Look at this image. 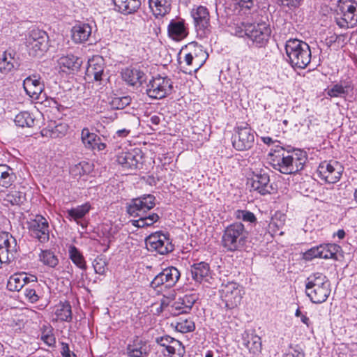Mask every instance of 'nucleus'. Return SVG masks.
I'll return each mask as SVG.
<instances>
[{
    "label": "nucleus",
    "instance_id": "47",
    "mask_svg": "<svg viewBox=\"0 0 357 357\" xmlns=\"http://www.w3.org/2000/svg\"><path fill=\"white\" fill-rule=\"evenodd\" d=\"M234 217L236 220L249 222L250 224H255L257 220L255 215L252 212L247 210H236L234 212Z\"/></svg>",
    "mask_w": 357,
    "mask_h": 357
},
{
    "label": "nucleus",
    "instance_id": "7",
    "mask_svg": "<svg viewBox=\"0 0 357 357\" xmlns=\"http://www.w3.org/2000/svg\"><path fill=\"white\" fill-rule=\"evenodd\" d=\"M25 40L26 46L31 56L40 55L48 49V35L45 31L39 29H29Z\"/></svg>",
    "mask_w": 357,
    "mask_h": 357
},
{
    "label": "nucleus",
    "instance_id": "49",
    "mask_svg": "<svg viewBox=\"0 0 357 357\" xmlns=\"http://www.w3.org/2000/svg\"><path fill=\"white\" fill-rule=\"evenodd\" d=\"M175 328L178 332L186 333L193 331L195 328V325L191 319H183L181 318L179 321L176 322Z\"/></svg>",
    "mask_w": 357,
    "mask_h": 357
},
{
    "label": "nucleus",
    "instance_id": "33",
    "mask_svg": "<svg viewBox=\"0 0 357 357\" xmlns=\"http://www.w3.org/2000/svg\"><path fill=\"white\" fill-rule=\"evenodd\" d=\"M354 89V86L350 80H344L340 83L334 84L328 89L326 93L331 98L345 97Z\"/></svg>",
    "mask_w": 357,
    "mask_h": 357
},
{
    "label": "nucleus",
    "instance_id": "63",
    "mask_svg": "<svg viewBox=\"0 0 357 357\" xmlns=\"http://www.w3.org/2000/svg\"><path fill=\"white\" fill-rule=\"evenodd\" d=\"M300 318H301V321L304 324H305L307 327H310V326L312 325L310 319L305 314H303Z\"/></svg>",
    "mask_w": 357,
    "mask_h": 357
},
{
    "label": "nucleus",
    "instance_id": "12",
    "mask_svg": "<svg viewBox=\"0 0 357 357\" xmlns=\"http://www.w3.org/2000/svg\"><path fill=\"white\" fill-rule=\"evenodd\" d=\"M173 89V82L167 77H153L146 86V94L152 99H162L169 96Z\"/></svg>",
    "mask_w": 357,
    "mask_h": 357
},
{
    "label": "nucleus",
    "instance_id": "11",
    "mask_svg": "<svg viewBox=\"0 0 357 357\" xmlns=\"http://www.w3.org/2000/svg\"><path fill=\"white\" fill-rule=\"evenodd\" d=\"M231 140L236 150L240 151L249 150L254 145L255 131L248 124L238 126L234 129Z\"/></svg>",
    "mask_w": 357,
    "mask_h": 357
},
{
    "label": "nucleus",
    "instance_id": "27",
    "mask_svg": "<svg viewBox=\"0 0 357 357\" xmlns=\"http://www.w3.org/2000/svg\"><path fill=\"white\" fill-rule=\"evenodd\" d=\"M241 344L254 355L260 353L261 349V337L254 333L245 331L241 334Z\"/></svg>",
    "mask_w": 357,
    "mask_h": 357
},
{
    "label": "nucleus",
    "instance_id": "43",
    "mask_svg": "<svg viewBox=\"0 0 357 357\" xmlns=\"http://www.w3.org/2000/svg\"><path fill=\"white\" fill-rule=\"evenodd\" d=\"M26 200L25 193L18 190H10L4 197V201L12 205H21Z\"/></svg>",
    "mask_w": 357,
    "mask_h": 357
},
{
    "label": "nucleus",
    "instance_id": "45",
    "mask_svg": "<svg viewBox=\"0 0 357 357\" xmlns=\"http://www.w3.org/2000/svg\"><path fill=\"white\" fill-rule=\"evenodd\" d=\"M24 277L23 275H19L18 273H15L11 275L7 282V289L10 291H19L24 286Z\"/></svg>",
    "mask_w": 357,
    "mask_h": 357
},
{
    "label": "nucleus",
    "instance_id": "3",
    "mask_svg": "<svg viewBox=\"0 0 357 357\" xmlns=\"http://www.w3.org/2000/svg\"><path fill=\"white\" fill-rule=\"evenodd\" d=\"M305 287L306 296L316 304L325 302L331 291L329 280L321 273L309 275L305 282Z\"/></svg>",
    "mask_w": 357,
    "mask_h": 357
},
{
    "label": "nucleus",
    "instance_id": "48",
    "mask_svg": "<svg viewBox=\"0 0 357 357\" xmlns=\"http://www.w3.org/2000/svg\"><path fill=\"white\" fill-rule=\"evenodd\" d=\"M51 326H43L41 328V340L48 346L53 347L56 344V339L52 333Z\"/></svg>",
    "mask_w": 357,
    "mask_h": 357
},
{
    "label": "nucleus",
    "instance_id": "16",
    "mask_svg": "<svg viewBox=\"0 0 357 357\" xmlns=\"http://www.w3.org/2000/svg\"><path fill=\"white\" fill-rule=\"evenodd\" d=\"M27 225L30 236L40 243H45L50 240L49 222L43 216L36 215L27 222Z\"/></svg>",
    "mask_w": 357,
    "mask_h": 357
},
{
    "label": "nucleus",
    "instance_id": "35",
    "mask_svg": "<svg viewBox=\"0 0 357 357\" xmlns=\"http://www.w3.org/2000/svg\"><path fill=\"white\" fill-rule=\"evenodd\" d=\"M68 126L65 123L50 124L46 129L43 130V135L50 136L52 138H60L68 132Z\"/></svg>",
    "mask_w": 357,
    "mask_h": 357
},
{
    "label": "nucleus",
    "instance_id": "15",
    "mask_svg": "<svg viewBox=\"0 0 357 357\" xmlns=\"http://www.w3.org/2000/svg\"><path fill=\"white\" fill-rule=\"evenodd\" d=\"M145 242L149 250L155 251L160 255H167L174 250V245L169 237L162 231L150 234Z\"/></svg>",
    "mask_w": 357,
    "mask_h": 357
},
{
    "label": "nucleus",
    "instance_id": "53",
    "mask_svg": "<svg viewBox=\"0 0 357 357\" xmlns=\"http://www.w3.org/2000/svg\"><path fill=\"white\" fill-rule=\"evenodd\" d=\"M185 61L188 66H192L194 68V71H197L201 66L203 65L204 62L199 63L195 61V58L193 57L191 53L186 54L185 56Z\"/></svg>",
    "mask_w": 357,
    "mask_h": 357
},
{
    "label": "nucleus",
    "instance_id": "64",
    "mask_svg": "<svg viewBox=\"0 0 357 357\" xmlns=\"http://www.w3.org/2000/svg\"><path fill=\"white\" fill-rule=\"evenodd\" d=\"M150 122L155 126H158L160 122V118L157 115H153L150 118Z\"/></svg>",
    "mask_w": 357,
    "mask_h": 357
},
{
    "label": "nucleus",
    "instance_id": "18",
    "mask_svg": "<svg viewBox=\"0 0 357 357\" xmlns=\"http://www.w3.org/2000/svg\"><path fill=\"white\" fill-rule=\"evenodd\" d=\"M155 342L162 347L161 352L166 357H183L184 347L180 341L169 336L155 338Z\"/></svg>",
    "mask_w": 357,
    "mask_h": 357
},
{
    "label": "nucleus",
    "instance_id": "39",
    "mask_svg": "<svg viewBox=\"0 0 357 357\" xmlns=\"http://www.w3.org/2000/svg\"><path fill=\"white\" fill-rule=\"evenodd\" d=\"M14 121L19 127L31 128L34 126L36 119L30 112L24 111L17 114Z\"/></svg>",
    "mask_w": 357,
    "mask_h": 357
},
{
    "label": "nucleus",
    "instance_id": "29",
    "mask_svg": "<svg viewBox=\"0 0 357 357\" xmlns=\"http://www.w3.org/2000/svg\"><path fill=\"white\" fill-rule=\"evenodd\" d=\"M149 347L147 342L136 337L126 348V354L130 357H144L148 355Z\"/></svg>",
    "mask_w": 357,
    "mask_h": 357
},
{
    "label": "nucleus",
    "instance_id": "42",
    "mask_svg": "<svg viewBox=\"0 0 357 357\" xmlns=\"http://www.w3.org/2000/svg\"><path fill=\"white\" fill-rule=\"evenodd\" d=\"M55 314L61 321L69 322L72 320L71 305L68 302L61 303Z\"/></svg>",
    "mask_w": 357,
    "mask_h": 357
},
{
    "label": "nucleus",
    "instance_id": "17",
    "mask_svg": "<svg viewBox=\"0 0 357 357\" xmlns=\"http://www.w3.org/2000/svg\"><path fill=\"white\" fill-rule=\"evenodd\" d=\"M17 251L16 239L8 232L0 233V256L4 263L10 262L15 259Z\"/></svg>",
    "mask_w": 357,
    "mask_h": 357
},
{
    "label": "nucleus",
    "instance_id": "19",
    "mask_svg": "<svg viewBox=\"0 0 357 357\" xmlns=\"http://www.w3.org/2000/svg\"><path fill=\"white\" fill-rule=\"evenodd\" d=\"M23 88L26 94L34 100H40L45 89L44 82L38 74H33L23 81Z\"/></svg>",
    "mask_w": 357,
    "mask_h": 357
},
{
    "label": "nucleus",
    "instance_id": "31",
    "mask_svg": "<svg viewBox=\"0 0 357 357\" xmlns=\"http://www.w3.org/2000/svg\"><path fill=\"white\" fill-rule=\"evenodd\" d=\"M83 63L82 59L72 54L63 55L58 59V64L63 72L77 71Z\"/></svg>",
    "mask_w": 357,
    "mask_h": 357
},
{
    "label": "nucleus",
    "instance_id": "59",
    "mask_svg": "<svg viewBox=\"0 0 357 357\" xmlns=\"http://www.w3.org/2000/svg\"><path fill=\"white\" fill-rule=\"evenodd\" d=\"M19 275H23L24 277V282H23V286L24 287L26 284H28L29 282H37V278L34 275H31V278L28 277L26 275V273H18Z\"/></svg>",
    "mask_w": 357,
    "mask_h": 357
},
{
    "label": "nucleus",
    "instance_id": "5",
    "mask_svg": "<svg viewBox=\"0 0 357 357\" xmlns=\"http://www.w3.org/2000/svg\"><path fill=\"white\" fill-rule=\"evenodd\" d=\"M248 236V232L243 223L233 222L224 229L221 244L227 251L240 250L245 245Z\"/></svg>",
    "mask_w": 357,
    "mask_h": 357
},
{
    "label": "nucleus",
    "instance_id": "24",
    "mask_svg": "<svg viewBox=\"0 0 357 357\" xmlns=\"http://www.w3.org/2000/svg\"><path fill=\"white\" fill-rule=\"evenodd\" d=\"M105 70V61L100 56H93L88 61V66L86 70V76L95 81L102 79Z\"/></svg>",
    "mask_w": 357,
    "mask_h": 357
},
{
    "label": "nucleus",
    "instance_id": "51",
    "mask_svg": "<svg viewBox=\"0 0 357 357\" xmlns=\"http://www.w3.org/2000/svg\"><path fill=\"white\" fill-rule=\"evenodd\" d=\"M24 294L26 298L32 303H36L41 296L36 289L29 287L25 288Z\"/></svg>",
    "mask_w": 357,
    "mask_h": 357
},
{
    "label": "nucleus",
    "instance_id": "6",
    "mask_svg": "<svg viewBox=\"0 0 357 357\" xmlns=\"http://www.w3.org/2000/svg\"><path fill=\"white\" fill-rule=\"evenodd\" d=\"M334 17L340 28H354L357 25V2L353 0H338Z\"/></svg>",
    "mask_w": 357,
    "mask_h": 357
},
{
    "label": "nucleus",
    "instance_id": "23",
    "mask_svg": "<svg viewBox=\"0 0 357 357\" xmlns=\"http://www.w3.org/2000/svg\"><path fill=\"white\" fill-rule=\"evenodd\" d=\"M142 156L137 151L122 152L117 155L116 161L124 170H136Z\"/></svg>",
    "mask_w": 357,
    "mask_h": 357
},
{
    "label": "nucleus",
    "instance_id": "10",
    "mask_svg": "<svg viewBox=\"0 0 357 357\" xmlns=\"http://www.w3.org/2000/svg\"><path fill=\"white\" fill-rule=\"evenodd\" d=\"M245 33L246 36L251 42V44H248L261 48L266 45L271 30L266 23L261 22L248 25L245 29Z\"/></svg>",
    "mask_w": 357,
    "mask_h": 357
},
{
    "label": "nucleus",
    "instance_id": "4",
    "mask_svg": "<svg viewBox=\"0 0 357 357\" xmlns=\"http://www.w3.org/2000/svg\"><path fill=\"white\" fill-rule=\"evenodd\" d=\"M287 61L294 68L304 69L310 63L312 52L309 45L298 39H289L285 43Z\"/></svg>",
    "mask_w": 357,
    "mask_h": 357
},
{
    "label": "nucleus",
    "instance_id": "40",
    "mask_svg": "<svg viewBox=\"0 0 357 357\" xmlns=\"http://www.w3.org/2000/svg\"><path fill=\"white\" fill-rule=\"evenodd\" d=\"M68 253L70 259L75 266L83 271L86 270L87 266L84 257L75 245L69 247Z\"/></svg>",
    "mask_w": 357,
    "mask_h": 357
},
{
    "label": "nucleus",
    "instance_id": "55",
    "mask_svg": "<svg viewBox=\"0 0 357 357\" xmlns=\"http://www.w3.org/2000/svg\"><path fill=\"white\" fill-rule=\"evenodd\" d=\"M284 357H305V354L301 349L291 348Z\"/></svg>",
    "mask_w": 357,
    "mask_h": 357
},
{
    "label": "nucleus",
    "instance_id": "9",
    "mask_svg": "<svg viewBox=\"0 0 357 357\" xmlns=\"http://www.w3.org/2000/svg\"><path fill=\"white\" fill-rule=\"evenodd\" d=\"M220 293L221 299L227 310L234 309L241 303L243 289L238 283L235 282H223Z\"/></svg>",
    "mask_w": 357,
    "mask_h": 357
},
{
    "label": "nucleus",
    "instance_id": "8",
    "mask_svg": "<svg viewBox=\"0 0 357 357\" xmlns=\"http://www.w3.org/2000/svg\"><path fill=\"white\" fill-rule=\"evenodd\" d=\"M180 277L181 273L176 267L169 266L155 276L150 287L157 291L166 290L175 286Z\"/></svg>",
    "mask_w": 357,
    "mask_h": 357
},
{
    "label": "nucleus",
    "instance_id": "46",
    "mask_svg": "<svg viewBox=\"0 0 357 357\" xmlns=\"http://www.w3.org/2000/svg\"><path fill=\"white\" fill-rule=\"evenodd\" d=\"M131 102V98L129 96H113L111 98L109 105L112 109H123Z\"/></svg>",
    "mask_w": 357,
    "mask_h": 357
},
{
    "label": "nucleus",
    "instance_id": "22",
    "mask_svg": "<svg viewBox=\"0 0 357 357\" xmlns=\"http://www.w3.org/2000/svg\"><path fill=\"white\" fill-rule=\"evenodd\" d=\"M197 299L198 296L195 294H185L182 297H179L171 305L170 312L173 315L189 313Z\"/></svg>",
    "mask_w": 357,
    "mask_h": 357
},
{
    "label": "nucleus",
    "instance_id": "50",
    "mask_svg": "<svg viewBox=\"0 0 357 357\" xmlns=\"http://www.w3.org/2000/svg\"><path fill=\"white\" fill-rule=\"evenodd\" d=\"M324 250L322 252V259L333 258L337 252V246L335 244H323Z\"/></svg>",
    "mask_w": 357,
    "mask_h": 357
},
{
    "label": "nucleus",
    "instance_id": "21",
    "mask_svg": "<svg viewBox=\"0 0 357 357\" xmlns=\"http://www.w3.org/2000/svg\"><path fill=\"white\" fill-rule=\"evenodd\" d=\"M191 15L197 30L202 31L204 33L209 31L210 15L206 7L198 6L195 8H192Z\"/></svg>",
    "mask_w": 357,
    "mask_h": 357
},
{
    "label": "nucleus",
    "instance_id": "1",
    "mask_svg": "<svg viewBox=\"0 0 357 357\" xmlns=\"http://www.w3.org/2000/svg\"><path fill=\"white\" fill-rule=\"evenodd\" d=\"M271 164L275 170L284 174H296L302 170L307 161L306 153L300 149L291 151L277 147L269 153Z\"/></svg>",
    "mask_w": 357,
    "mask_h": 357
},
{
    "label": "nucleus",
    "instance_id": "38",
    "mask_svg": "<svg viewBox=\"0 0 357 357\" xmlns=\"http://www.w3.org/2000/svg\"><path fill=\"white\" fill-rule=\"evenodd\" d=\"M91 208L89 203H85L75 208H72L67 211V218L70 220H73L78 223L79 220L82 219L89 212Z\"/></svg>",
    "mask_w": 357,
    "mask_h": 357
},
{
    "label": "nucleus",
    "instance_id": "28",
    "mask_svg": "<svg viewBox=\"0 0 357 357\" xmlns=\"http://www.w3.org/2000/svg\"><path fill=\"white\" fill-rule=\"evenodd\" d=\"M93 27L89 23L79 22L72 28V38L75 43H83L89 40Z\"/></svg>",
    "mask_w": 357,
    "mask_h": 357
},
{
    "label": "nucleus",
    "instance_id": "60",
    "mask_svg": "<svg viewBox=\"0 0 357 357\" xmlns=\"http://www.w3.org/2000/svg\"><path fill=\"white\" fill-rule=\"evenodd\" d=\"M130 129H127V128H123V129L118 130L116 132V134H115L114 137H120V138H124V137H127L130 134Z\"/></svg>",
    "mask_w": 357,
    "mask_h": 357
},
{
    "label": "nucleus",
    "instance_id": "57",
    "mask_svg": "<svg viewBox=\"0 0 357 357\" xmlns=\"http://www.w3.org/2000/svg\"><path fill=\"white\" fill-rule=\"evenodd\" d=\"M251 24L249 23H241V26H237L236 27L235 34L239 37H243L244 36H246L245 33V29L247 28L248 25H250Z\"/></svg>",
    "mask_w": 357,
    "mask_h": 357
},
{
    "label": "nucleus",
    "instance_id": "13",
    "mask_svg": "<svg viewBox=\"0 0 357 357\" xmlns=\"http://www.w3.org/2000/svg\"><path fill=\"white\" fill-rule=\"evenodd\" d=\"M247 185L250 188V190L257 191L261 195L271 194L273 190L269 175L263 169H257L249 174Z\"/></svg>",
    "mask_w": 357,
    "mask_h": 357
},
{
    "label": "nucleus",
    "instance_id": "20",
    "mask_svg": "<svg viewBox=\"0 0 357 357\" xmlns=\"http://www.w3.org/2000/svg\"><path fill=\"white\" fill-rule=\"evenodd\" d=\"M188 33V27L185 20L176 17L170 20L167 26V35L172 40H183Z\"/></svg>",
    "mask_w": 357,
    "mask_h": 357
},
{
    "label": "nucleus",
    "instance_id": "54",
    "mask_svg": "<svg viewBox=\"0 0 357 357\" xmlns=\"http://www.w3.org/2000/svg\"><path fill=\"white\" fill-rule=\"evenodd\" d=\"M241 8L251 10L254 7V0H232Z\"/></svg>",
    "mask_w": 357,
    "mask_h": 357
},
{
    "label": "nucleus",
    "instance_id": "14",
    "mask_svg": "<svg viewBox=\"0 0 357 357\" xmlns=\"http://www.w3.org/2000/svg\"><path fill=\"white\" fill-rule=\"evenodd\" d=\"M343 170V167L336 160L324 161L319 164L317 174L326 182L335 183L340 181Z\"/></svg>",
    "mask_w": 357,
    "mask_h": 357
},
{
    "label": "nucleus",
    "instance_id": "37",
    "mask_svg": "<svg viewBox=\"0 0 357 357\" xmlns=\"http://www.w3.org/2000/svg\"><path fill=\"white\" fill-rule=\"evenodd\" d=\"M39 261L45 266L55 268L59 264L57 255L51 250H41L38 255Z\"/></svg>",
    "mask_w": 357,
    "mask_h": 357
},
{
    "label": "nucleus",
    "instance_id": "30",
    "mask_svg": "<svg viewBox=\"0 0 357 357\" xmlns=\"http://www.w3.org/2000/svg\"><path fill=\"white\" fill-rule=\"evenodd\" d=\"M114 10L123 15L135 13L141 6V0H112Z\"/></svg>",
    "mask_w": 357,
    "mask_h": 357
},
{
    "label": "nucleus",
    "instance_id": "62",
    "mask_svg": "<svg viewBox=\"0 0 357 357\" xmlns=\"http://www.w3.org/2000/svg\"><path fill=\"white\" fill-rule=\"evenodd\" d=\"M48 101L50 107L56 108L59 111L60 110V107H62L54 98H51Z\"/></svg>",
    "mask_w": 357,
    "mask_h": 357
},
{
    "label": "nucleus",
    "instance_id": "26",
    "mask_svg": "<svg viewBox=\"0 0 357 357\" xmlns=\"http://www.w3.org/2000/svg\"><path fill=\"white\" fill-rule=\"evenodd\" d=\"M190 272L192 279L197 282H208L211 278L210 266L205 261L192 264Z\"/></svg>",
    "mask_w": 357,
    "mask_h": 357
},
{
    "label": "nucleus",
    "instance_id": "32",
    "mask_svg": "<svg viewBox=\"0 0 357 357\" xmlns=\"http://www.w3.org/2000/svg\"><path fill=\"white\" fill-rule=\"evenodd\" d=\"M16 53L13 51L4 52L0 58V73L7 74L15 68L20 66L18 58L15 56Z\"/></svg>",
    "mask_w": 357,
    "mask_h": 357
},
{
    "label": "nucleus",
    "instance_id": "25",
    "mask_svg": "<svg viewBox=\"0 0 357 357\" xmlns=\"http://www.w3.org/2000/svg\"><path fill=\"white\" fill-rule=\"evenodd\" d=\"M122 78L130 86L142 85L146 80V75L139 68H127L122 73Z\"/></svg>",
    "mask_w": 357,
    "mask_h": 357
},
{
    "label": "nucleus",
    "instance_id": "56",
    "mask_svg": "<svg viewBox=\"0 0 357 357\" xmlns=\"http://www.w3.org/2000/svg\"><path fill=\"white\" fill-rule=\"evenodd\" d=\"M317 251H318V249H317V246L309 249L304 253V258L306 260H312L314 258H317Z\"/></svg>",
    "mask_w": 357,
    "mask_h": 357
},
{
    "label": "nucleus",
    "instance_id": "44",
    "mask_svg": "<svg viewBox=\"0 0 357 357\" xmlns=\"http://www.w3.org/2000/svg\"><path fill=\"white\" fill-rule=\"evenodd\" d=\"M91 170V167L89 163L83 161L73 165L70 169V173L74 177H80L89 174Z\"/></svg>",
    "mask_w": 357,
    "mask_h": 357
},
{
    "label": "nucleus",
    "instance_id": "41",
    "mask_svg": "<svg viewBox=\"0 0 357 357\" xmlns=\"http://www.w3.org/2000/svg\"><path fill=\"white\" fill-rule=\"evenodd\" d=\"M81 138L85 146L90 149H96L97 141L100 140V138L96 134L91 132L87 128L82 129Z\"/></svg>",
    "mask_w": 357,
    "mask_h": 357
},
{
    "label": "nucleus",
    "instance_id": "52",
    "mask_svg": "<svg viewBox=\"0 0 357 357\" xmlns=\"http://www.w3.org/2000/svg\"><path fill=\"white\" fill-rule=\"evenodd\" d=\"M106 262L101 258L96 259L93 263L94 271L98 274H104L106 270Z\"/></svg>",
    "mask_w": 357,
    "mask_h": 357
},
{
    "label": "nucleus",
    "instance_id": "58",
    "mask_svg": "<svg viewBox=\"0 0 357 357\" xmlns=\"http://www.w3.org/2000/svg\"><path fill=\"white\" fill-rule=\"evenodd\" d=\"M282 5L288 7H298L301 0H278Z\"/></svg>",
    "mask_w": 357,
    "mask_h": 357
},
{
    "label": "nucleus",
    "instance_id": "36",
    "mask_svg": "<svg viewBox=\"0 0 357 357\" xmlns=\"http://www.w3.org/2000/svg\"><path fill=\"white\" fill-rule=\"evenodd\" d=\"M16 175L13 169L6 165H0V185L8 188L14 183Z\"/></svg>",
    "mask_w": 357,
    "mask_h": 357
},
{
    "label": "nucleus",
    "instance_id": "61",
    "mask_svg": "<svg viewBox=\"0 0 357 357\" xmlns=\"http://www.w3.org/2000/svg\"><path fill=\"white\" fill-rule=\"evenodd\" d=\"M70 353H72V352L70 350L68 344L62 342L61 343V354L62 356H63L66 354H68Z\"/></svg>",
    "mask_w": 357,
    "mask_h": 357
},
{
    "label": "nucleus",
    "instance_id": "34",
    "mask_svg": "<svg viewBox=\"0 0 357 357\" xmlns=\"http://www.w3.org/2000/svg\"><path fill=\"white\" fill-rule=\"evenodd\" d=\"M149 5L155 17H163L170 12L172 0H149Z\"/></svg>",
    "mask_w": 357,
    "mask_h": 357
},
{
    "label": "nucleus",
    "instance_id": "2",
    "mask_svg": "<svg viewBox=\"0 0 357 357\" xmlns=\"http://www.w3.org/2000/svg\"><path fill=\"white\" fill-rule=\"evenodd\" d=\"M155 197L152 195H144L132 199L126 204V211L132 217H139L134 220L133 225L137 227H144L153 225L160 217L157 213L147 212L155 206Z\"/></svg>",
    "mask_w": 357,
    "mask_h": 357
}]
</instances>
